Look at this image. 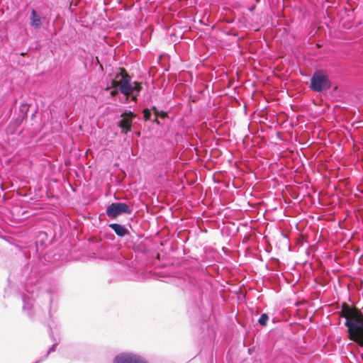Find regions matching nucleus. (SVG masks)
I'll list each match as a JSON object with an SVG mask.
<instances>
[{
    "instance_id": "423d86ee",
    "label": "nucleus",
    "mask_w": 363,
    "mask_h": 363,
    "mask_svg": "<svg viewBox=\"0 0 363 363\" xmlns=\"http://www.w3.org/2000/svg\"><path fill=\"white\" fill-rule=\"evenodd\" d=\"M108 227L111 228L118 237L123 238L129 234L128 230L121 224L116 223H110Z\"/></svg>"
},
{
    "instance_id": "39448f33",
    "label": "nucleus",
    "mask_w": 363,
    "mask_h": 363,
    "mask_svg": "<svg viewBox=\"0 0 363 363\" xmlns=\"http://www.w3.org/2000/svg\"><path fill=\"white\" fill-rule=\"evenodd\" d=\"M119 89L120 91L125 96H128L131 92H133L132 84L130 76L125 75L123 77L121 83L119 86Z\"/></svg>"
},
{
    "instance_id": "20e7f679",
    "label": "nucleus",
    "mask_w": 363,
    "mask_h": 363,
    "mask_svg": "<svg viewBox=\"0 0 363 363\" xmlns=\"http://www.w3.org/2000/svg\"><path fill=\"white\" fill-rule=\"evenodd\" d=\"M113 363H147L140 356L133 353H121L116 356Z\"/></svg>"
},
{
    "instance_id": "f3484780",
    "label": "nucleus",
    "mask_w": 363,
    "mask_h": 363,
    "mask_svg": "<svg viewBox=\"0 0 363 363\" xmlns=\"http://www.w3.org/2000/svg\"><path fill=\"white\" fill-rule=\"evenodd\" d=\"M152 110L154 111L155 112V116H158L160 115V111L159 110L156 108V106H152Z\"/></svg>"
},
{
    "instance_id": "f257e3e1",
    "label": "nucleus",
    "mask_w": 363,
    "mask_h": 363,
    "mask_svg": "<svg viewBox=\"0 0 363 363\" xmlns=\"http://www.w3.org/2000/svg\"><path fill=\"white\" fill-rule=\"evenodd\" d=\"M331 82L325 70L318 69L314 72L311 79L310 89L316 92H321L331 88Z\"/></svg>"
},
{
    "instance_id": "0eeeda50",
    "label": "nucleus",
    "mask_w": 363,
    "mask_h": 363,
    "mask_svg": "<svg viewBox=\"0 0 363 363\" xmlns=\"http://www.w3.org/2000/svg\"><path fill=\"white\" fill-rule=\"evenodd\" d=\"M22 301L23 302V312L26 313L30 318H32L34 314L33 309V300L30 299L29 298H26L23 296Z\"/></svg>"
},
{
    "instance_id": "4468645a",
    "label": "nucleus",
    "mask_w": 363,
    "mask_h": 363,
    "mask_svg": "<svg viewBox=\"0 0 363 363\" xmlns=\"http://www.w3.org/2000/svg\"><path fill=\"white\" fill-rule=\"evenodd\" d=\"M134 113L130 110H125L124 112L122 113L121 117L132 118V120L135 118Z\"/></svg>"
},
{
    "instance_id": "9b49d317",
    "label": "nucleus",
    "mask_w": 363,
    "mask_h": 363,
    "mask_svg": "<svg viewBox=\"0 0 363 363\" xmlns=\"http://www.w3.org/2000/svg\"><path fill=\"white\" fill-rule=\"evenodd\" d=\"M356 310V308H354L347 303H344L342 305V309H341V317L345 318V319L350 315L354 311Z\"/></svg>"
},
{
    "instance_id": "a211bd4d",
    "label": "nucleus",
    "mask_w": 363,
    "mask_h": 363,
    "mask_svg": "<svg viewBox=\"0 0 363 363\" xmlns=\"http://www.w3.org/2000/svg\"><path fill=\"white\" fill-rule=\"evenodd\" d=\"M152 122L156 123V124H159L160 123L159 120L157 118V116L155 117V118L152 120Z\"/></svg>"
},
{
    "instance_id": "ddd939ff",
    "label": "nucleus",
    "mask_w": 363,
    "mask_h": 363,
    "mask_svg": "<svg viewBox=\"0 0 363 363\" xmlns=\"http://www.w3.org/2000/svg\"><path fill=\"white\" fill-rule=\"evenodd\" d=\"M268 320V315L267 313H262L258 320V323L260 325L265 326L267 323Z\"/></svg>"
},
{
    "instance_id": "7ed1b4c3",
    "label": "nucleus",
    "mask_w": 363,
    "mask_h": 363,
    "mask_svg": "<svg viewBox=\"0 0 363 363\" xmlns=\"http://www.w3.org/2000/svg\"><path fill=\"white\" fill-rule=\"evenodd\" d=\"M133 209L125 203H112L106 209V215L111 218H116L122 213L130 215Z\"/></svg>"
},
{
    "instance_id": "f8f14e48",
    "label": "nucleus",
    "mask_w": 363,
    "mask_h": 363,
    "mask_svg": "<svg viewBox=\"0 0 363 363\" xmlns=\"http://www.w3.org/2000/svg\"><path fill=\"white\" fill-rule=\"evenodd\" d=\"M50 337H52V340L54 341V343H53V344L52 345V346L49 348L48 351V352H47V353L45 354V356L43 357V358H42V359H40V360H42V361H41V362H42L43 361H44L45 359H46L48 357L49 354H50L51 352H52L55 351L56 347H57V345H58V342H57L55 339H54V337H53V336H52V330H50Z\"/></svg>"
},
{
    "instance_id": "f03ea898",
    "label": "nucleus",
    "mask_w": 363,
    "mask_h": 363,
    "mask_svg": "<svg viewBox=\"0 0 363 363\" xmlns=\"http://www.w3.org/2000/svg\"><path fill=\"white\" fill-rule=\"evenodd\" d=\"M345 326L347 328L349 339L363 347V320Z\"/></svg>"
},
{
    "instance_id": "9d476101",
    "label": "nucleus",
    "mask_w": 363,
    "mask_h": 363,
    "mask_svg": "<svg viewBox=\"0 0 363 363\" xmlns=\"http://www.w3.org/2000/svg\"><path fill=\"white\" fill-rule=\"evenodd\" d=\"M30 25L35 28H40L41 26V17L37 14L34 9L31 11Z\"/></svg>"
},
{
    "instance_id": "dca6fc26",
    "label": "nucleus",
    "mask_w": 363,
    "mask_h": 363,
    "mask_svg": "<svg viewBox=\"0 0 363 363\" xmlns=\"http://www.w3.org/2000/svg\"><path fill=\"white\" fill-rule=\"evenodd\" d=\"M133 91H135L139 93L142 89L141 84L139 82H135L132 84Z\"/></svg>"
},
{
    "instance_id": "6e6552de",
    "label": "nucleus",
    "mask_w": 363,
    "mask_h": 363,
    "mask_svg": "<svg viewBox=\"0 0 363 363\" xmlns=\"http://www.w3.org/2000/svg\"><path fill=\"white\" fill-rule=\"evenodd\" d=\"M363 320V314L357 309L350 314L346 319L345 325H350L352 323L359 322Z\"/></svg>"
},
{
    "instance_id": "2eb2a0df",
    "label": "nucleus",
    "mask_w": 363,
    "mask_h": 363,
    "mask_svg": "<svg viewBox=\"0 0 363 363\" xmlns=\"http://www.w3.org/2000/svg\"><path fill=\"white\" fill-rule=\"evenodd\" d=\"M143 113L145 121H149L151 119L152 113L149 108H145Z\"/></svg>"
},
{
    "instance_id": "1a4fd4ad",
    "label": "nucleus",
    "mask_w": 363,
    "mask_h": 363,
    "mask_svg": "<svg viewBox=\"0 0 363 363\" xmlns=\"http://www.w3.org/2000/svg\"><path fill=\"white\" fill-rule=\"evenodd\" d=\"M132 123V118L123 117V118L118 122V126L121 128L123 133L127 134L131 130Z\"/></svg>"
},
{
    "instance_id": "aec40b11",
    "label": "nucleus",
    "mask_w": 363,
    "mask_h": 363,
    "mask_svg": "<svg viewBox=\"0 0 363 363\" xmlns=\"http://www.w3.org/2000/svg\"><path fill=\"white\" fill-rule=\"evenodd\" d=\"M137 99H138L137 96H132V100L134 101H136Z\"/></svg>"
},
{
    "instance_id": "6ab92c4d",
    "label": "nucleus",
    "mask_w": 363,
    "mask_h": 363,
    "mask_svg": "<svg viewBox=\"0 0 363 363\" xmlns=\"http://www.w3.org/2000/svg\"><path fill=\"white\" fill-rule=\"evenodd\" d=\"M160 116L162 117V118H164L167 116V113L164 112L163 111H162L160 113Z\"/></svg>"
}]
</instances>
